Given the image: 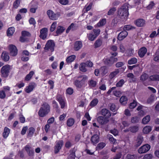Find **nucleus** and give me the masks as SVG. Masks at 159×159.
I'll use <instances>...</instances> for the list:
<instances>
[{
	"instance_id": "nucleus-1",
	"label": "nucleus",
	"mask_w": 159,
	"mask_h": 159,
	"mask_svg": "<svg viewBox=\"0 0 159 159\" xmlns=\"http://www.w3.org/2000/svg\"><path fill=\"white\" fill-rule=\"evenodd\" d=\"M128 6L126 4H124L118 11V15L122 19L126 20L129 15Z\"/></svg>"
},
{
	"instance_id": "nucleus-2",
	"label": "nucleus",
	"mask_w": 159,
	"mask_h": 159,
	"mask_svg": "<svg viewBox=\"0 0 159 159\" xmlns=\"http://www.w3.org/2000/svg\"><path fill=\"white\" fill-rule=\"evenodd\" d=\"M50 111V107L47 103H44L40 108V117L46 116Z\"/></svg>"
},
{
	"instance_id": "nucleus-3",
	"label": "nucleus",
	"mask_w": 159,
	"mask_h": 159,
	"mask_svg": "<svg viewBox=\"0 0 159 159\" xmlns=\"http://www.w3.org/2000/svg\"><path fill=\"white\" fill-rule=\"evenodd\" d=\"M117 61V58L114 57L113 56H111L109 58L104 59L103 60L104 64L108 66H111L115 62Z\"/></svg>"
},
{
	"instance_id": "nucleus-4",
	"label": "nucleus",
	"mask_w": 159,
	"mask_h": 159,
	"mask_svg": "<svg viewBox=\"0 0 159 159\" xmlns=\"http://www.w3.org/2000/svg\"><path fill=\"white\" fill-rule=\"evenodd\" d=\"M11 69V66L9 65H7L3 66L1 70L2 76L4 77H7Z\"/></svg>"
},
{
	"instance_id": "nucleus-5",
	"label": "nucleus",
	"mask_w": 159,
	"mask_h": 159,
	"mask_svg": "<svg viewBox=\"0 0 159 159\" xmlns=\"http://www.w3.org/2000/svg\"><path fill=\"white\" fill-rule=\"evenodd\" d=\"M55 46V44L52 40H48L47 43L44 49L46 51L50 50L51 52L53 51L54 47Z\"/></svg>"
},
{
	"instance_id": "nucleus-6",
	"label": "nucleus",
	"mask_w": 159,
	"mask_h": 159,
	"mask_svg": "<svg viewBox=\"0 0 159 159\" xmlns=\"http://www.w3.org/2000/svg\"><path fill=\"white\" fill-rule=\"evenodd\" d=\"M47 14L49 18L52 20H57L60 16V14L59 13H55L51 10H49L47 11Z\"/></svg>"
},
{
	"instance_id": "nucleus-7",
	"label": "nucleus",
	"mask_w": 159,
	"mask_h": 159,
	"mask_svg": "<svg viewBox=\"0 0 159 159\" xmlns=\"http://www.w3.org/2000/svg\"><path fill=\"white\" fill-rule=\"evenodd\" d=\"M150 147L149 144H144L139 148L138 150V152L140 154L146 153L149 150Z\"/></svg>"
},
{
	"instance_id": "nucleus-8",
	"label": "nucleus",
	"mask_w": 159,
	"mask_h": 159,
	"mask_svg": "<svg viewBox=\"0 0 159 159\" xmlns=\"http://www.w3.org/2000/svg\"><path fill=\"white\" fill-rule=\"evenodd\" d=\"M9 48L10 55L13 57L16 56L17 54L18 51L16 46L11 44L9 46Z\"/></svg>"
},
{
	"instance_id": "nucleus-9",
	"label": "nucleus",
	"mask_w": 159,
	"mask_h": 159,
	"mask_svg": "<svg viewBox=\"0 0 159 159\" xmlns=\"http://www.w3.org/2000/svg\"><path fill=\"white\" fill-rule=\"evenodd\" d=\"M97 121L101 125H103L107 124L109 120L107 118L102 116H100L97 118Z\"/></svg>"
},
{
	"instance_id": "nucleus-10",
	"label": "nucleus",
	"mask_w": 159,
	"mask_h": 159,
	"mask_svg": "<svg viewBox=\"0 0 159 159\" xmlns=\"http://www.w3.org/2000/svg\"><path fill=\"white\" fill-rule=\"evenodd\" d=\"M63 144L62 140H60L57 142L54 147V153L55 154L58 153L61 148Z\"/></svg>"
},
{
	"instance_id": "nucleus-11",
	"label": "nucleus",
	"mask_w": 159,
	"mask_h": 159,
	"mask_svg": "<svg viewBox=\"0 0 159 159\" xmlns=\"http://www.w3.org/2000/svg\"><path fill=\"white\" fill-rule=\"evenodd\" d=\"M101 114L103 116L107 119L110 117L111 116L110 111L106 108L102 109L101 111Z\"/></svg>"
},
{
	"instance_id": "nucleus-12",
	"label": "nucleus",
	"mask_w": 159,
	"mask_h": 159,
	"mask_svg": "<svg viewBox=\"0 0 159 159\" xmlns=\"http://www.w3.org/2000/svg\"><path fill=\"white\" fill-rule=\"evenodd\" d=\"M36 86V84L34 83H30L28 86L26 87L25 90L27 93H30L33 90Z\"/></svg>"
},
{
	"instance_id": "nucleus-13",
	"label": "nucleus",
	"mask_w": 159,
	"mask_h": 159,
	"mask_svg": "<svg viewBox=\"0 0 159 159\" xmlns=\"http://www.w3.org/2000/svg\"><path fill=\"white\" fill-rule=\"evenodd\" d=\"M128 34L127 32L126 31H121L118 34L117 39L119 40H122L127 36Z\"/></svg>"
},
{
	"instance_id": "nucleus-14",
	"label": "nucleus",
	"mask_w": 159,
	"mask_h": 159,
	"mask_svg": "<svg viewBox=\"0 0 159 159\" xmlns=\"http://www.w3.org/2000/svg\"><path fill=\"white\" fill-rule=\"evenodd\" d=\"M143 140V137L141 136H138L136 140L134 145V147L138 148L139 146Z\"/></svg>"
},
{
	"instance_id": "nucleus-15",
	"label": "nucleus",
	"mask_w": 159,
	"mask_h": 159,
	"mask_svg": "<svg viewBox=\"0 0 159 159\" xmlns=\"http://www.w3.org/2000/svg\"><path fill=\"white\" fill-rule=\"evenodd\" d=\"M57 99L59 102L61 106V108H63L65 106L66 103L64 99L62 98L61 96L58 95L57 96Z\"/></svg>"
},
{
	"instance_id": "nucleus-16",
	"label": "nucleus",
	"mask_w": 159,
	"mask_h": 159,
	"mask_svg": "<svg viewBox=\"0 0 159 159\" xmlns=\"http://www.w3.org/2000/svg\"><path fill=\"white\" fill-rule=\"evenodd\" d=\"M48 29L44 28L40 30V38L45 39L47 36Z\"/></svg>"
},
{
	"instance_id": "nucleus-17",
	"label": "nucleus",
	"mask_w": 159,
	"mask_h": 159,
	"mask_svg": "<svg viewBox=\"0 0 159 159\" xmlns=\"http://www.w3.org/2000/svg\"><path fill=\"white\" fill-rule=\"evenodd\" d=\"M147 52V49L145 47L140 48L138 51V54L140 57H143Z\"/></svg>"
},
{
	"instance_id": "nucleus-18",
	"label": "nucleus",
	"mask_w": 159,
	"mask_h": 159,
	"mask_svg": "<svg viewBox=\"0 0 159 159\" xmlns=\"http://www.w3.org/2000/svg\"><path fill=\"white\" fill-rule=\"evenodd\" d=\"M25 150L30 156H32L34 153V150L30 145H27L25 147Z\"/></svg>"
},
{
	"instance_id": "nucleus-19",
	"label": "nucleus",
	"mask_w": 159,
	"mask_h": 159,
	"mask_svg": "<svg viewBox=\"0 0 159 159\" xmlns=\"http://www.w3.org/2000/svg\"><path fill=\"white\" fill-rule=\"evenodd\" d=\"M91 141L93 145L96 144L99 141V136L97 134L93 135L91 137Z\"/></svg>"
},
{
	"instance_id": "nucleus-20",
	"label": "nucleus",
	"mask_w": 159,
	"mask_h": 159,
	"mask_svg": "<svg viewBox=\"0 0 159 159\" xmlns=\"http://www.w3.org/2000/svg\"><path fill=\"white\" fill-rule=\"evenodd\" d=\"M134 23L138 27L143 26L145 24V21L143 19H138L134 21Z\"/></svg>"
},
{
	"instance_id": "nucleus-21",
	"label": "nucleus",
	"mask_w": 159,
	"mask_h": 159,
	"mask_svg": "<svg viewBox=\"0 0 159 159\" xmlns=\"http://www.w3.org/2000/svg\"><path fill=\"white\" fill-rule=\"evenodd\" d=\"M82 46V44L80 41H77L74 44V49L76 51H78L80 49Z\"/></svg>"
},
{
	"instance_id": "nucleus-22",
	"label": "nucleus",
	"mask_w": 159,
	"mask_h": 159,
	"mask_svg": "<svg viewBox=\"0 0 159 159\" xmlns=\"http://www.w3.org/2000/svg\"><path fill=\"white\" fill-rule=\"evenodd\" d=\"M15 31V29L13 27H11L8 28L7 31V36L8 37L11 36L13 35Z\"/></svg>"
},
{
	"instance_id": "nucleus-23",
	"label": "nucleus",
	"mask_w": 159,
	"mask_h": 159,
	"mask_svg": "<svg viewBox=\"0 0 159 159\" xmlns=\"http://www.w3.org/2000/svg\"><path fill=\"white\" fill-rule=\"evenodd\" d=\"M119 73L118 69H116L114 71L111 72L109 75V79L110 80L113 79Z\"/></svg>"
},
{
	"instance_id": "nucleus-24",
	"label": "nucleus",
	"mask_w": 159,
	"mask_h": 159,
	"mask_svg": "<svg viewBox=\"0 0 159 159\" xmlns=\"http://www.w3.org/2000/svg\"><path fill=\"white\" fill-rule=\"evenodd\" d=\"M30 6H32V7L30 9V11L33 13L35 12L37 8V6L36 4L34 2H32L30 3Z\"/></svg>"
},
{
	"instance_id": "nucleus-25",
	"label": "nucleus",
	"mask_w": 159,
	"mask_h": 159,
	"mask_svg": "<svg viewBox=\"0 0 159 159\" xmlns=\"http://www.w3.org/2000/svg\"><path fill=\"white\" fill-rule=\"evenodd\" d=\"M1 58L3 61H6L9 60V57L8 53L6 52H4L2 54Z\"/></svg>"
},
{
	"instance_id": "nucleus-26",
	"label": "nucleus",
	"mask_w": 159,
	"mask_h": 159,
	"mask_svg": "<svg viewBox=\"0 0 159 159\" xmlns=\"http://www.w3.org/2000/svg\"><path fill=\"white\" fill-rule=\"evenodd\" d=\"M149 80L151 81H159V75H153L149 77Z\"/></svg>"
},
{
	"instance_id": "nucleus-27",
	"label": "nucleus",
	"mask_w": 159,
	"mask_h": 159,
	"mask_svg": "<svg viewBox=\"0 0 159 159\" xmlns=\"http://www.w3.org/2000/svg\"><path fill=\"white\" fill-rule=\"evenodd\" d=\"M10 132V129L7 127H5L4 128V132L3 133V136L4 138H6L8 136Z\"/></svg>"
},
{
	"instance_id": "nucleus-28",
	"label": "nucleus",
	"mask_w": 159,
	"mask_h": 159,
	"mask_svg": "<svg viewBox=\"0 0 159 159\" xmlns=\"http://www.w3.org/2000/svg\"><path fill=\"white\" fill-rule=\"evenodd\" d=\"M150 120V117L149 115H148L144 117L142 120V123L145 125L148 123Z\"/></svg>"
},
{
	"instance_id": "nucleus-29",
	"label": "nucleus",
	"mask_w": 159,
	"mask_h": 159,
	"mask_svg": "<svg viewBox=\"0 0 159 159\" xmlns=\"http://www.w3.org/2000/svg\"><path fill=\"white\" fill-rule=\"evenodd\" d=\"M152 130V127L150 126H146L143 129V132L145 134L149 133Z\"/></svg>"
},
{
	"instance_id": "nucleus-30",
	"label": "nucleus",
	"mask_w": 159,
	"mask_h": 159,
	"mask_svg": "<svg viewBox=\"0 0 159 159\" xmlns=\"http://www.w3.org/2000/svg\"><path fill=\"white\" fill-rule=\"evenodd\" d=\"M129 129L132 133H136L139 130V127L137 125L131 126L129 127Z\"/></svg>"
},
{
	"instance_id": "nucleus-31",
	"label": "nucleus",
	"mask_w": 159,
	"mask_h": 159,
	"mask_svg": "<svg viewBox=\"0 0 159 159\" xmlns=\"http://www.w3.org/2000/svg\"><path fill=\"white\" fill-rule=\"evenodd\" d=\"M74 84L75 86L78 88H81L84 84L80 80H76L75 81Z\"/></svg>"
},
{
	"instance_id": "nucleus-32",
	"label": "nucleus",
	"mask_w": 159,
	"mask_h": 159,
	"mask_svg": "<svg viewBox=\"0 0 159 159\" xmlns=\"http://www.w3.org/2000/svg\"><path fill=\"white\" fill-rule=\"evenodd\" d=\"M127 98L125 96H122L120 98V102L123 105H125L127 103Z\"/></svg>"
},
{
	"instance_id": "nucleus-33",
	"label": "nucleus",
	"mask_w": 159,
	"mask_h": 159,
	"mask_svg": "<svg viewBox=\"0 0 159 159\" xmlns=\"http://www.w3.org/2000/svg\"><path fill=\"white\" fill-rule=\"evenodd\" d=\"M86 65L84 63H81L80 66V71L83 72H85L87 71V69L86 68Z\"/></svg>"
},
{
	"instance_id": "nucleus-34",
	"label": "nucleus",
	"mask_w": 159,
	"mask_h": 159,
	"mask_svg": "<svg viewBox=\"0 0 159 159\" xmlns=\"http://www.w3.org/2000/svg\"><path fill=\"white\" fill-rule=\"evenodd\" d=\"M148 75L145 73L143 74L140 77V80L142 81H144L148 79Z\"/></svg>"
},
{
	"instance_id": "nucleus-35",
	"label": "nucleus",
	"mask_w": 159,
	"mask_h": 159,
	"mask_svg": "<svg viewBox=\"0 0 159 159\" xmlns=\"http://www.w3.org/2000/svg\"><path fill=\"white\" fill-rule=\"evenodd\" d=\"M65 29L61 26H58L57 27L56 33L57 35L62 33L64 30Z\"/></svg>"
},
{
	"instance_id": "nucleus-36",
	"label": "nucleus",
	"mask_w": 159,
	"mask_h": 159,
	"mask_svg": "<svg viewBox=\"0 0 159 159\" xmlns=\"http://www.w3.org/2000/svg\"><path fill=\"white\" fill-rule=\"evenodd\" d=\"M75 58V56L72 55L68 57L66 59V61L68 63H70L73 61Z\"/></svg>"
},
{
	"instance_id": "nucleus-37",
	"label": "nucleus",
	"mask_w": 159,
	"mask_h": 159,
	"mask_svg": "<svg viewBox=\"0 0 159 159\" xmlns=\"http://www.w3.org/2000/svg\"><path fill=\"white\" fill-rule=\"evenodd\" d=\"M34 74V72L33 71H31L25 77V80L26 81H29L30 80Z\"/></svg>"
},
{
	"instance_id": "nucleus-38",
	"label": "nucleus",
	"mask_w": 159,
	"mask_h": 159,
	"mask_svg": "<svg viewBox=\"0 0 159 159\" xmlns=\"http://www.w3.org/2000/svg\"><path fill=\"white\" fill-rule=\"evenodd\" d=\"M106 23V20L105 19H103L100 20L97 24V25L98 27L102 26L104 25Z\"/></svg>"
},
{
	"instance_id": "nucleus-39",
	"label": "nucleus",
	"mask_w": 159,
	"mask_h": 159,
	"mask_svg": "<svg viewBox=\"0 0 159 159\" xmlns=\"http://www.w3.org/2000/svg\"><path fill=\"white\" fill-rule=\"evenodd\" d=\"M139 119L137 116L132 117L131 119V122L133 124L137 123L139 121Z\"/></svg>"
},
{
	"instance_id": "nucleus-40",
	"label": "nucleus",
	"mask_w": 159,
	"mask_h": 159,
	"mask_svg": "<svg viewBox=\"0 0 159 159\" xmlns=\"http://www.w3.org/2000/svg\"><path fill=\"white\" fill-rule=\"evenodd\" d=\"M98 102V100L97 98H94L91 102L90 105L92 107H94L97 105Z\"/></svg>"
},
{
	"instance_id": "nucleus-41",
	"label": "nucleus",
	"mask_w": 159,
	"mask_h": 159,
	"mask_svg": "<svg viewBox=\"0 0 159 159\" xmlns=\"http://www.w3.org/2000/svg\"><path fill=\"white\" fill-rule=\"evenodd\" d=\"M74 120L72 118L68 119L67 121V124L68 126H72L74 124Z\"/></svg>"
},
{
	"instance_id": "nucleus-42",
	"label": "nucleus",
	"mask_w": 159,
	"mask_h": 159,
	"mask_svg": "<svg viewBox=\"0 0 159 159\" xmlns=\"http://www.w3.org/2000/svg\"><path fill=\"white\" fill-rule=\"evenodd\" d=\"M21 0H16L13 4V7L15 9L17 8L19 6Z\"/></svg>"
},
{
	"instance_id": "nucleus-43",
	"label": "nucleus",
	"mask_w": 159,
	"mask_h": 159,
	"mask_svg": "<svg viewBox=\"0 0 159 159\" xmlns=\"http://www.w3.org/2000/svg\"><path fill=\"white\" fill-rule=\"evenodd\" d=\"M137 62V59L133 57L131 59L129 60L128 61V63L129 64L131 65L134 64H135Z\"/></svg>"
},
{
	"instance_id": "nucleus-44",
	"label": "nucleus",
	"mask_w": 159,
	"mask_h": 159,
	"mask_svg": "<svg viewBox=\"0 0 159 159\" xmlns=\"http://www.w3.org/2000/svg\"><path fill=\"white\" fill-rule=\"evenodd\" d=\"M127 76L128 78L132 79V81L133 82H135L136 81V78H134V75L132 73H129L128 74H127Z\"/></svg>"
},
{
	"instance_id": "nucleus-45",
	"label": "nucleus",
	"mask_w": 159,
	"mask_h": 159,
	"mask_svg": "<svg viewBox=\"0 0 159 159\" xmlns=\"http://www.w3.org/2000/svg\"><path fill=\"white\" fill-rule=\"evenodd\" d=\"M135 28V27L130 25H127L124 26L123 28V30L124 31L129 30L131 29Z\"/></svg>"
},
{
	"instance_id": "nucleus-46",
	"label": "nucleus",
	"mask_w": 159,
	"mask_h": 159,
	"mask_svg": "<svg viewBox=\"0 0 159 159\" xmlns=\"http://www.w3.org/2000/svg\"><path fill=\"white\" fill-rule=\"evenodd\" d=\"M125 82L123 79H121L116 84V86L117 87H121L124 84Z\"/></svg>"
},
{
	"instance_id": "nucleus-47",
	"label": "nucleus",
	"mask_w": 159,
	"mask_h": 159,
	"mask_svg": "<svg viewBox=\"0 0 159 159\" xmlns=\"http://www.w3.org/2000/svg\"><path fill=\"white\" fill-rule=\"evenodd\" d=\"M108 106L110 107V110L113 112H115L116 111V106L113 103H110Z\"/></svg>"
},
{
	"instance_id": "nucleus-48",
	"label": "nucleus",
	"mask_w": 159,
	"mask_h": 159,
	"mask_svg": "<svg viewBox=\"0 0 159 159\" xmlns=\"http://www.w3.org/2000/svg\"><path fill=\"white\" fill-rule=\"evenodd\" d=\"M57 22L56 21L53 22L51 25L50 30V31L53 32L55 30L57 26Z\"/></svg>"
},
{
	"instance_id": "nucleus-49",
	"label": "nucleus",
	"mask_w": 159,
	"mask_h": 159,
	"mask_svg": "<svg viewBox=\"0 0 159 159\" xmlns=\"http://www.w3.org/2000/svg\"><path fill=\"white\" fill-rule=\"evenodd\" d=\"M116 8L115 7H113L111 8L108 12L107 15H113L114 13V12L116 11Z\"/></svg>"
},
{
	"instance_id": "nucleus-50",
	"label": "nucleus",
	"mask_w": 159,
	"mask_h": 159,
	"mask_svg": "<svg viewBox=\"0 0 159 159\" xmlns=\"http://www.w3.org/2000/svg\"><path fill=\"white\" fill-rule=\"evenodd\" d=\"M105 143H100L98 144L96 147L97 149H102L105 146Z\"/></svg>"
},
{
	"instance_id": "nucleus-51",
	"label": "nucleus",
	"mask_w": 159,
	"mask_h": 159,
	"mask_svg": "<svg viewBox=\"0 0 159 159\" xmlns=\"http://www.w3.org/2000/svg\"><path fill=\"white\" fill-rule=\"evenodd\" d=\"M126 158V159H136L137 156L135 154H128L127 155Z\"/></svg>"
},
{
	"instance_id": "nucleus-52",
	"label": "nucleus",
	"mask_w": 159,
	"mask_h": 159,
	"mask_svg": "<svg viewBox=\"0 0 159 159\" xmlns=\"http://www.w3.org/2000/svg\"><path fill=\"white\" fill-rule=\"evenodd\" d=\"M101 70H102V73L104 75H106L108 72L107 67L106 66H103L101 68Z\"/></svg>"
},
{
	"instance_id": "nucleus-53",
	"label": "nucleus",
	"mask_w": 159,
	"mask_h": 159,
	"mask_svg": "<svg viewBox=\"0 0 159 159\" xmlns=\"http://www.w3.org/2000/svg\"><path fill=\"white\" fill-rule=\"evenodd\" d=\"M102 41L100 39H98L96 41L95 43V48H97L100 47L102 44Z\"/></svg>"
},
{
	"instance_id": "nucleus-54",
	"label": "nucleus",
	"mask_w": 159,
	"mask_h": 159,
	"mask_svg": "<svg viewBox=\"0 0 159 159\" xmlns=\"http://www.w3.org/2000/svg\"><path fill=\"white\" fill-rule=\"evenodd\" d=\"M154 96L153 95H151L148 99L147 102L148 103H151L154 100Z\"/></svg>"
},
{
	"instance_id": "nucleus-55",
	"label": "nucleus",
	"mask_w": 159,
	"mask_h": 159,
	"mask_svg": "<svg viewBox=\"0 0 159 159\" xmlns=\"http://www.w3.org/2000/svg\"><path fill=\"white\" fill-rule=\"evenodd\" d=\"M2 90L5 92L6 94H7L10 90V88L8 86H4L3 87Z\"/></svg>"
},
{
	"instance_id": "nucleus-56",
	"label": "nucleus",
	"mask_w": 159,
	"mask_h": 159,
	"mask_svg": "<svg viewBox=\"0 0 159 159\" xmlns=\"http://www.w3.org/2000/svg\"><path fill=\"white\" fill-rule=\"evenodd\" d=\"M6 96V94L5 92L2 90L0 91V98L1 99L4 98Z\"/></svg>"
},
{
	"instance_id": "nucleus-57",
	"label": "nucleus",
	"mask_w": 159,
	"mask_h": 159,
	"mask_svg": "<svg viewBox=\"0 0 159 159\" xmlns=\"http://www.w3.org/2000/svg\"><path fill=\"white\" fill-rule=\"evenodd\" d=\"M137 105V102L136 101H134L130 103L129 107L130 108H134Z\"/></svg>"
},
{
	"instance_id": "nucleus-58",
	"label": "nucleus",
	"mask_w": 159,
	"mask_h": 159,
	"mask_svg": "<svg viewBox=\"0 0 159 159\" xmlns=\"http://www.w3.org/2000/svg\"><path fill=\"white\" fill-rule=\"evenodd\" d=\"M86 66L89 67H92L93 66V64L92 62L90 61H86L85 62H84Z\"/></svg>"
},
{
	"instance_id": "nucleus-59",
	"label": "nucleus",
	"mask_w": 159,
	"mask_h": 159,
	"mask_svg": "<svg viewBox=\"0 0 159 159\" xmlns=\"http://www.w3.org/2000/svg\"><path fill=\"white\" fill-rule=\"evenodd\" d=\"M89 85L93 87H95L96 85V82L93 80H91L89 81Z\"/></svg>"
},
{
	"instance_id": "nucleus-60",
	"label": "nucleus",
	"mask_w": 159,
	"mask_h": 159,
	"mask_svg": "<svg viewBox=\"0 0 159 159\" xmlns=\"http://www.w3.org/2000/svg\"><path fill=\"white\" fill-rule=\"evenodd\" d=\"M109 140V141L112 143H114L116 141V140L114 139L112 136V135H110L108 137Z\"/></svg>"
},
{
	"instance_id": "nucleus-61",
	"label": "nucleus",
	"mask_w": 159,
	"mask_h": 159,
	"mask_svg": "<svg viewBox=\"0 0 159 159\" xmlns=\"http://www.w3.org/2000/svg\"><path fill=\"white\" fill-rule=\"evenodd\" d=\"M152 158V155L150 154L145 155L143 158V159H151Z\"/></svg>"
},
{
	"instance_id": "nucleus-62",
	"label": "nucleus",
	"mask_w": 159,
	"mask_h": 159,
	"mask_svg": "<svg viewBox=\"0 0 159 159\" xmlns=\"http://www.w3.org/2000/svg\"><path fill=\"white\" fill-rule=\"evenodd\" d=\"M97 36L95 35L90 34L89 36V39L91 41H93L96 38Z\"/></svg>"
},
{
	"instance_id": "nucleus-63",
	"label": "nucleus",
	"mask_w": 159,
	"mask_h": 159,
	"mask_svg": "<svg viewBox=\"0 0 159 159\" xmlns=\"http://www.w3.org/2000/svg\"><path fill=\"white\" fill-rule=\"evenodd\" d=\"M59 2L62 5H66L68 3V0H58Z\"/></svg>"
},
{
	"instance_id": "nucleus-64",
	"label": "nucleus",
	"mask_w": 159,
	"mask_h": 159,
	"mask_svg": "<svg viewBox=\"0 0 159 159\" xmlns=\"http://www.w3.org/2000/svg\"><path fill=\"white\" fill-rule=\"evenodd\" d=\"M75 154L74 152L70 153L68 157V159H75Z\"/></svg>"
}]
</instances>
